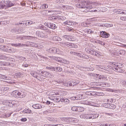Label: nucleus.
<instances>
[{
	"instance_id": "f257e3e1",
	"label": "nucleus",
	"mask_w": 126,
	"mask_h": 126,
	"mask_svg": "<svg viewBox=\"0 0 126 126\" xmlns=\"http://www.w3.org/2000/svg\"><path fill=\"white\" fill-rule=\"evenodd\" d=\"M78 3L76 4V6L79 8H82L85 9L83 11L85 12H99L96 10H91L93 8L91 5L88 4L90 3L89 1L88 0H77Z\"/></svg>"
},
{
	"instance_id": "f03ea898",
	"label": "nucleus",
	"mask_w": 126,
	"mask_h": 126,
	"mask_svg": "<svg viewBox=\"0 0 126 126\" xmlns=\"http://www.w3.org/2000/svg\"><path fill=\"white\" fill-rule=\"evenodd\" d=\"M121 64L116 62H113L110 64V68L112 69L114 71L120 73H123L124 72V70L120 68Z\"/></svg>"
},
{
	"instance_id": "7ed1b4c3",
	"label": "nucleus",
	"mask_w": 126,
	"mask_h": 126,
	"mask_svg": "<svg viewBox=\"0 0 126 126\" xmlns=\"http://www.w3.org/2000/svg\"><path fill=\"white\" fill-rule=\"evenodd\" d=\"M98 116L99 114L97 113L82 114L80 115V117L81 118L85 119H90L96 118Z\"/></svg>"
},
{
	"instance_id": "20e7f679",
	"label": "nucleus",
	"mask_w": 126,
	"mask_h": 126,
	"mask_svg": "<svg viewBox=\"0 0 126 126\" xmlns=\"http://www.w3.org/2000/svg\"><path fill=\"white\" fill-rule=\"evenodd\" d=\"M11 94L14 97L16 98H23L25 96L26 94L25 92H22L21 93L17 90L14 91Z\"/></svg>"
},
{
	"instance_id": "39448f33",
	"label": "nucleus",
	"mask_w": 126,
	"mask_h": 126,
	"mask_svg": "<svg viewBox=\"0 0 126 126\" xmlns=\"http://www.w3.org/2000/svg\"><path fill=\"white\" fill-rule=\"evenodd\" d=\"M40 70H37L36 71H32L30 73L31 74L33 77L39 80H40V79H41L40 74Z\"/></svg>"
},
{
	"instance_id": "423d86ee",
	"label": "nucleus",
	"mask_w": 126,
	"mask_h": 126,
	"mask_svg": "<svg viewBox=\"0 0 126 126\" xmlns=\"http://www.w3.org/2000/svg\"><path fill=\"white\" fill-rule=\"evenodd\" d=\"M49 53H56L58 54H61L62 52L58 49L55 47H53L48 49L47 50Z\"/></svg>"
},
{
	"instance_id": "0eeeda50",
	"label": "nucleus",
	"mask_w": 126,
	"mask_h": 126,
	"mask_svg": "<svg viewBox=\"0 0 126 126\" xmlns=\"http://www.w3.org/2000/svg\"><path fill=\"white\" fill-rule=\"evenodd\" d=\"M41 76L45 77L52 78L54 77V75L51 73H49L46 71L40 70Z\"/></svg>"
},
{
	"instance_id": "6e6552de",
	"label": "nucleus",
	"mask_w": 126,
	"mask_h": 126,
	"mask_svg": "<svg viewBox=\"0 0 126 126\" xmlns=\"http://www.w3.org/2000/svg\"><path fill=\"white\" fill-rule=\"evenodd\" d=\"M3 105L8 106L10 107H13V104H14L13 102H12V100H4L2 102Z\"/></svg>"
},
{
	"instance_id": "1a4fd4ad",
	"label": "nucleus",
	"mask_w": 126,
	"mask_h": 126,
	"mask_svg": "<svg viewBox=\"0 0 126 126\" xmlns=\"http://www.w3.org/2000/svg\"><path fill=\"white\" fill-rule=\"evenodd\" d=\"M63 45L69 47L77 48L78 47V46L76 44L68 42H65L64 43Z\"/></svg>"
},
{
	"instance_id": "9d476101",
	"label": "nucleus",
	"mask_w": 126,
	"mask_h": 126,
	"mask_svg": "<svg viewBox=\"0 0 126 126\" xmlns=\"http://www.w3.org/2000/svg\"><path fill=\"white\" fill-rule=\"evenodd\" d=\"M90 52V54L92 55H95L98 57H100L101 56V54L100 53L96 52L94 49L92 50H91V51Z\"/></svg>"
},
{
	"instance_id": "9b49d317",
	"label": "nucleus",
	"mask_w": 126,
	"mask_h": 126,
	"mask_svg": "<svg viewBox=\"0 0 126 126\" xmlns=\"http://www.w3.org/2000/svg\"><path fill=\"white\" fill-rule=\"evenodd\" d=\"M82 103L84 104L91 105L93 106H96V104L90 101L89 100H86L83 101Z\"/></svg>"
},
{
	"instance_id": "f8f14e48",
	"label": "nucleus",
	"mask_w": 126,
	"mask_h": 126,
	"mask_svg": "<svg viewBox=\"0 0 126 126\" xmlns=\"http://www.w3.org/2000/svg\"><path fill=\"white\" fill-rule=\"evenodd\" d=\"M6 9L14 5V3H13L11 1L8 0L6 1Z\"/></svg>"
},
{
	"instance_id": "ddd939ff",
	"label": "nucleus",
	"mask_w": 126,
	"mask_h": 126,
	"mask_svg": "<svg viewBox=\"0 0 126 126\" xmlns=\"http://www.w3.org/2000/svg\"><path fill=\"white\" fill-rule=\"evenodd\" d=\"M63 24L64 25H73L74 24H76L75 22H72L71 21L67 20L63 23Z\"/></svg>"
},
{
	"instance_id": "4468645a",
	"label": "nucleus",
	"mask_w": 126,
	"mask_h": 126,
	"mask_svg": "<svg viewBox=\"0 0 126 126\" xmlns=\"http://www.w3.org/2000/svg\"><path fill=\"white\" fill-rule=\"evenodd\" d=\"M6 2L3 1L0 2V9H6Z\"/></svg>"
},
{
	"instance_id": "2eb2a0df",
	"label": "nucleus",
	"mask_w": 126,
	"mask_h": 126,
	"mask_svg": "<svg viewBox=\"0 0 126 126\" xmlns=\"http://www.w3.org/2000/svg\"><path fill=\"white\" fill-rule=\"evenodd\" d=\"M100 34L102 37L103 38H107L109 36V34L106 32L102 31L100 33Z\"/></svg>"
},
{
	"instance_id": "dca6fc26",
	"label": "nucleus",
	"mask_w": 126,
	"mask_h": 126,
	"mask_svg": "<svg viewBox=\"0 0 126 126\" xmlns=\"http://www.w3.org/2000/svg\"><path fill=\"white\" fill-rule=\"evenodd\" d=\"M63 122L66 123H70V117H63L61 118Z\"/></svg>"
},
{
	"instance_id": "f3484780",
	"label": "nucleus",
	"mask_w": 126,
	"mask_h": 126,
	"mask_svg": "<svg viewBox=\"0 0 126 126\" xmlns=\"http://www.w3.org/2000/svg\"><path fill=\"white\" fill-rule=\"evenodd\" d=\"M124 11V10L120 9H114L113 10V12H114L118 14H123Z\"/></svg>"
},
{
	"instance_id": "a211bd4d",
	"label": "nucleus",
	"mask_w": 126,
	"mask_h": 126,
	"mask_svg": "<svg viewBox=\"0 0 126 126\" xmlns=\"http://www.w3.org/2000/svg\"><path fill=\"white\" fill-rule=\"evenodd\" d=\"M48 27L53 29H54L57 28V27L55 24L50 23H49V25H48Z\"/></svg>"
},
{
	"instance_id": "6ab92c4d",
	"label": "nucleus",
	"mask_w": 126,
	"mask_h": 126,
	"mask_svg": "<svg viewBox=\"0 0 126 126\" xmlns=\"http://www.w3.org/2000/svg\"><path fill=\"white\" fill-rule=\"evenodd\" d=\"M32 107L36 109H40L42 108L41 105L39 104H35L32 106Z\"/></svg>"
},
{
	"instance_id": "aec40b11",
	"label": "nucleus",
	"mask_w": 126,
	"mask_h": 126,
	"mask_svg": "<svg viewBox=\"0 0 126 126\" xmlns=\"http://www.w3.org/2000/svg\"><path fill=\"white\" fill-rule=\"evenodd\" d=\"M11 45L12 46L16 47H21L24 45V44L21 43L11 44Z\"/></svg>"
},
{
	"instance_id": "412c9836",
	"label": "nucleus",
	"mask_w": 126,
	"mask_h": 126,
	"mask_svg": "<svg viewBox=\"0 0 126 126\" xmlns=\"http://www.w3.org/2000/svg\"><path fill=\"white\" fill-rule=\"evenodd\" d=\"M23 74L20 72H17L15 74V77L17 78H20L23 76Z\"/></svg>"
},
{
	"instance_id": "4be33fe9",
	"label": "nucleus",
	"mask_w": 126,
	"mask_h": 126,
	"mask_svg": "<svg viewBox=\"0 0 126 126\" xmlns=\"http://www.w3.org/2000/svg\"><path fill=\"white\" fill-rule=\"evenodd\" d=\"M63 85L65 86H72V83L71 81H69L68 82L63 83Z\"/></svg>"
},
{
	"instance_id": "5701e85b",
	"label": "nucleus",
	"mask_w": 126,
	"mask_h": 126,
	"mask_svg": "<svg viewBox=\"0 0 126 126\" xmlns=\"http://www.w3.org/2000/svg\"><path fill=\"white\" fill-rule=\"evenodd\" d=\"M52 39L54 41H61L62 39L59 37L57 36H53L52 37Z\"/></svg>"
},
{
	"instance_id": "b1692460",
	"label": "nucleus",
	"mask_w": 126,
	"mask_h": 126,
	"mask_svg": "<svg viewBox=\"0 0 126 126\" xmlns=\"http://www.w3.org/2000/svg\"><path fill=\"white\" fill-rule=\"evenodd\" d=\"M99 125L100 126H114V125L113 124H110L107 123L104 124L101 123H100L99 124Z\"/></svg>"
},
{
	"instance_id": "393cba45",
	"label": "nucleus",
	"mask_w": 126,
	"mask_h": 126,
	"mask_svg": "<svg viewBox=\"0 0 126 126\" xmlns=\"http://www.w3.org/2000/svg\"><path fill=\"white\" fill-rule=\"evenodd\" d=\"M0 79L7 80L9 79V78L6 75L0 74Z\"/></svg>"
},
{
	"instance_id": "a878e982",
	"label": "nucleus",
	"mask_w": 126,
	"mask_h": 126,
	"mask_svg": "<svg viewBox=\"0 0 126 126\" xmlns=\"http://www.w3.org/2000/svg\"><path fill=\"white\" fill-rule=\"evenodd\" d=\"M95 93L94 92L87 91L85 92L86 94L89 95H94L95 94Z\"/></svg>"
},
{
	"instance_id": "bb28decb",
	"label": "nucleus",
	"mask_w": 126,
	"mask_h": 126,
	"mask_svg": "<svg viewBox=\"0 0 126 126\" xmlns=\"http://www.w3.org/2000/svg\"><path fill=\"white\" fill-rule=\"evenodd\" d=\"M5 46H6V47H5L6 49L7 50V51H8V49L9 50H11L12 49L11 47L12 46L11 44H8L7 45H5Z\"/></svg>"
},
{
	"instance_id": "cd10ccee",
	"label": "nucleus",
	"mask_w": 126,
	"mask_h": 126,
	"mask_svg": "<svg viewBox=\"0 0 126 126\" xmlns=\"http://www.w3.org/2000/svg\"><path fill=\"white\" fill-rule=\"evenodd\" d=\"M72 83V85L74 86L75 85L79 83V82L78 80H71Z\"/></svg>"
},
{
	"instance_id": "c85d7f7f",
	"label": "nucleus",
	"mask_w": 126,
	"mask_h": 126,
	"mask_svg": "<svg viewBox=\"0 0 126 126\" xmlns=\"http://www.w3.org/2000/svg\"><path fill=\"white\" fill-rule=\"evenodd\" d=\"M29 45H30L32 47H38V45L36 43L32 42H29Z\"/></svg>"
},
{
	"instance_id": "c756f323",
	"label": "nucleus",
	"mask_w": 126,
	"mask_h": 126,
	"mask_svg": "<svg viewBox=\"0 0 126 126\" xmlns=\"http://www.w3.org/2000/svg\"><path fill=\"white\" fill-rule=\"evenodd\" d=\"M96 77H99V79H104L106 78V76H105L99 75L98 74H96Z\"/></svg>"
},
{
	"instance_id": "7c9ffc66",
	"label": "nucleus",
	"mask_w": 126,
	"mask_h": 126,
	"mask_svg": "<svg viewBox=\"0 0 126 126\" xmlns=\"http://www.w3.org/2000/svg\"><path fill=\"white\" fill-rule=\"evenodd\" d=\"M77 111L80 112L83 111L84 110V108L82 107H77Z\"/></svg>"
},
{
	"instance_id": "2f4dec72",
	"label": "nucleus",
	"mask_w": 126,
	"mask_h": 126,
	"mask_svg": "<svg viewBox=\"0 0 126 126\" xmlns=\"http://www.w3.org/2000/svg\"><path fill=\"white\" fill-rule=\"evenodd\" d=\"M51 12L50 11H49L48 10H43L41 11V14L44 15H46L47 13Z\"/></svg>"
},
{
	"instance_id": "473e14b6",
	"label": "nucleus",
	"mask_w": 126,
	"mask_h": 126,
	"mask_svg": "<svg viewBox=\"0 0 126 126\" xmlns=\"http://www.w3.org/2000/svg\"><path fill=\"white\" fill-rule=\"evenodd\" d=\"M69 36L66 35H63V37L65 39V40H72L71 38H70Z\"/></svg>"
},
{
	"instance_id": "72a5a7b5",
	"label": "nucleus",
	"mask_w": 126,
	"mask_h": 126,
	"mask_svg": "<svg viewBox=\"0 0 126 126\" xmlns=\"http://www.w3.org/2000/svg\"><path fill=\"white\" fill-rule=\"evenodd\" d=\"M63 59L60 57H55V59L56 61L62 63V60Z\"/></svg>"
},
{
	"instance_id": "f704fd0d",
	"label": "nucleus",
	"mask_w": 126,
	"mask_h": 126,
	"mask_svg": "<svg viewBox=\"0 0 126 126\" xmlns=\"http://www.w3.org/2000/svg\"><path fill=\"white\" fill-rule=\"evenodd\" d=\"M77 121L76 119L74 118H70V122L76 123L77 122Z\"/></svg>"
},
{
	"instance_id": "c9c22d12",
	"label": "nucleus",
	"mask_w": 126,
	"mask_h": 126,
	"mask_svg": "<svg viewBox=\"0 0 126 126\" xmlns=\"http://www.w3.org/2000/svg\"><path fill=\"white\" fill-rule=\"evenodd\" d=\"M5 47H6V46L5 45H0V49L3 51H7V50L6 49Z\"/></svg>"
},
{
	"instance_id": "e433bc0d",
	"label": "nucleus",
	"mask_w": 126,
	"mask_h": 126,
	"mask_svg": "<svg viewBox=\"0 0 126 126\" xmlns=\"http://www.w3.org/2000/svg\"><path fill=\"white\" fill-rule=\"evenodd\" d=\"M83 94H79L76 96L77 100H80L82 98Z\"/></svg>"
},
{
	"instance_id": "4c0bfd02",
	"label": "nucleus",
	"mask_w": 126,
	"mask_h": 126,
	"mask_svg": "<svg viewBox=\"0 0 126 126\" xmlns=\"http://www.w3.org/2000/svg\"><path fill=\"white\" fill-rule=\"evenodd\" d=\"M62 63H64L65 64H69L70 63V62L68 61L63 59L62 62Z\"/></svg>"
},
{
	"instance_id": "58836bf2",
	"label": "nucleus",
	"mask_w": 126,
	"mask_h": 126,
	"mask_svg": "<svg viewBox=\"0 0 126 126\" xmlns=\"http://www.w3.org/2000/svg\"><path fill=\"white\" fill-rule=\"evenodd\" d=\"M9 89V88H8L3 86L0 89V90L1 91L4 92L5 91L7 90H8Z\"/></svg>"
},
{
	"instance_id": "ea45409f",
	"label": "nucleus",
	"mask_w": 126,
	"mask_h": 126,
	"mask_svg": "<svg viewBox=\"0 0 126 126\" xmlns=\"http://www.w3.org/2000/svg\"><path fill=\"white\" fill-rule=\"evenodd\" d=\"M95 42L96 43H99L102 45H104V44L102 41H100L99 40H97L95 41Z\"/></svg>"
},
{
	"instance_id": "a19ab883",
	"label": "nucleus",
	"mask_w": 126,
	"mask_h": 126,
	"mask_svg": "<svg viewBox=\"0 0 126 126\" xmlns=\"http://www.w3.org/2000/svg\"><path fill=\"white\" fill-rule=\"evenodd\" d=\"M47 69L50 70L52 71H55V70H55L56 69V67H47Z\"/></svg>"
},
{
	"instance_id": "79ce46f5",
	"label": "nucleus",
	"mask_w": 126,
	"mask_h": 126,
	"mask_svg": "<svg viewBox=\"0 0 126 126\" xmlns=\"http://www.w3.org/2000/svg\"><path fill=\"white\" fill-rule=\"evenodd\" d=\"M62 68L59 67H56L55 71L60 72L62 70Z\"/></svg>"
},
{
	"instance_id": "37998d69",
	"label": "nucleus",
	"mask_w": 126,
	"mask_h": 126,
	"mask_svg": "<svg viewBox=\"0 0 126 126\" xmlns=\"http://www.w3.org/2000/svg\"><path fill=\"white\" fill-rule=\"evenodd\" d=\"M12 102H13L14 103V104H13V106L16 105L20 102L19 101H15L14 100H12Z\"/></svg>"
},
{
	"instance_id": "c03bdc74",
	"label": "nucleus",
	"mask_w": 126,
	"mask_h": 126,
	"mask_svg": "<svg viewBox=\"0 0 126 126\" xmlns=\"http://www.w3.org/2000/svg\"><path fill=\"white\" fill-rule=\"evenodd\" d=\"M83 55H84V54L77 52L76 55L80 58H83Z\"/></svg>"
},
{
	"instance_id": "a18cd8bd",
	"label": "nucleus",
	"mask_w": 126,
	"mask_h": 126,
	"mask_svg": "<svg viewBox=\"0 0 126 126\" xmlns=\"http://www.w3.org/2000/svg\"><path fill=\"white\" fill-rule=\"evenodd\" d=\"M116 107V106L114 104H111L110 103L109 108L110 109H114Z\"/></svg>"
},
{
	"instance_id": "49530a36",
	"label": "nucleus",
	"mask_w": 126,
	"mask_h": 126,
	"mask_svg": "<svg viewBox=\"0 0 126 126\" xmlns=\"http://www.w3.org/2000/svg\"><path fill=\"white\" fill-rule=\"evenodd\" d=\"M110 104V103H105L103 104V106L105 108H109Z\"/></svg>"
},
{
	"instance_id": "de8ad7c7",
	"label": "nucleus",
	"mask_w": 126,
	"mask_h": 126,
	"mask_svg": "<svg viewBox=\"0 0 126 126\" xmlns=\"http://www.w3.org/2000/svg\"><path fill=\"white\" fill-rule=\"evenodd\" d=\"M8 21H0V25H2L3 24H6L9 23Z\"/></svg>"
},
{
	"instance_id": "09e8293b",
	"label": "nucleus",
	"mask_w": 126,
	"mask_h": 126,
	"mask_svg": "<svg viewBox=\"0 0 126 126\" xmlns=\"http://www.w3.org/2000/svg\"><path fill=\"white\" fill-rule=\"evenodd\" d=\"M120 53L122 55H124L125 54L126 51L124 50H120Z\"/></svg>"
},
{
	"instance_id": "8fccbe9b",
	"label": "nucleus",
	"mask_w": 126,
	"mask_h": 126,
	"mask_svg": "<svg viewBox=\"0 0 126 126\" xmlns=\"http://www.w3.org/2000/svg\"><path fill=\"white\" fill-rule=\"evenodd\" d=\"M103 84L104 85L103 86L104 87H108L110 86V84L106 82H103Z\"/></svg>"
},
{
	"instance_id": "3c124183",
	"label": "nucleus",
	"mask_w": 126,
	"mask_h": 126,
	"mask_svg": "<svg viewBox=\"0 0 126 126\" xmlns=\"http://www.w3.org/2000/svg\"><path fill=\"white\" fill-rule=\"evenodd\" d=\"M24 31H23V30L22 29L21 30V29H19L18 30V31L17 32H16V33H24Z\"/></svg>"
},
{
	"instance_id": "603ef678",
	"label": "nucleus",
	"mask_w": 126,
	"mask_h": 126,
	"mask_svg": "<svg viewBox=\"0 0 126 126\" xmlns=\"http://www.w3.org/2000/svg\"><path fill=\"white\" fill-rule=\"evenodd\" d=\"M85 51L88 53H89V54H90V51H91V50L90 49V48H85Z\"/></svg>"
},
{
	"instance_id": "864d4df0",
	"label": "nucleus",
	"mask_w": 126,
	"mask_h": 126,
	"mask_svg": "<svg viewBox=\"0 0 126 126\" xmlns=\"http://www.w3.org/2000/svg\"><path fill=\"white\" fill-rule=\"evenodd\" d=\"M77 107L73 106L72 107L71 110L73 111H77Z\"/></svg>"
},
{
	"instance_id": "5fc2aeb1",
	"label": "nucleus",
	"mask_w": 126,
	"mask_h": 126,
	"mask_svg": "<svg viewBox=\"0 0 126 126\" xmlns=\"http://www.w3.org/2000/svg\"><path fill=\"white\" fill-rule=\"evenodd\" d=\"M48 7V5L46 4H44V5H42L41 6V8H42L43 9H45L46 8H47Z\"/></svg>"
},
{
	"instance_id": "6e6d98bb",
	"label": "nucleus",
	"mask_w": 126,
	"mask_h": 126,
	"mask_svg": "<svg viewBox=\"0 0 126 126\" xmlns=\"http://www.w3.org/2000/svg\"><path fill=\"white\" fill-rule=\"evenodd\" d=\"M50 99L54 101H56V96L52 95L49 97Z\"/></svg>"
},
{
	"instance_id": "4d7b16f0",
	"label": "nucleus",
	"mask_w": 126,
	"mask_h": 126,
	"mask_svg": "<svg viewBox=\"0 0 126 126\" xmlns=\"http://www.w3.org/2000/svg\"><path fill=\"white\" fill-rule=\"evenodd\" d=\"M95 94L98 95L99 96H101L103 95L104 94L101 92H96L95 93Z\"/></svg>"
},
{
	"instance_id": "13d9d810",
	"label": "nucleus",
	"mask_w": 126,
	"mask_h": 126,
	"mask_svg": "<svg viewBox=\"0 0 126 126\" xmlns=\"http://www.w3.org/2000/svg\"><path fill=\"white\" fill-rule=\"evenodd\" d=\"M117 40H119V41L121 42H123V43H125V40L122 39L121 38H117Z\"/></svg>"
},
{
	"instance_id": "bf43d9fd",
	"label": "nucleus",
	"mask_w": 126,
	"mask_h": 126,
	"mask_svg": "<svg viewBox=\"0 0 126 126\" xmlns=\"http://www.w3.org/2000/svg\"><path fill=\"white\" fill-rule=\"evenodd\" d=\"M104 114H105L107 116H112L113 115V114L111 113L105 112L104 113Z\"/></svg>"
},
{
	"instance_id": "052dcab7",
	"label": "nucleus",
	"mask_w": 126,
	"mask_h": 126,
	"mask_svg": "<svg viewBox=\"0 0 126 126\" xmlns=\"http://www.w3.org/2000/svg\"><path fill=\"white\" fill-rule=\"evenodd\" d=\"M120 19L122 20L126 21V16H122L120 17Z\"/></svg>"
},
{
	"instance_id": "680f3d73",
	"label": "nucleus",
	"mask_w": 126,
	"mask_h": 126,
	"mask_svg": "<svg viewBox=\"0 0 126 126\" xmlns=\"http://www.w3.org/2000/svg\"><path fill=\"white\" fill-rule=\"evenodd\" d=\"M5 56L4 55L0 54V59L4 60Z\"/></svg>"
},
{
	"instance_id": "e2e57ef3",
	"label": "nucleus",
	"mask_w": 126,
	"mask_h": 126,
	"mask_svg": "<svg viewBox=\"0 0 126 126\" xmlns=\"http://www.w3.org/2000/svg\"><path fill=\"white\" fill-rule=\"evenodd\" d=\"M27 120V119L25 118H23L20 119V121L23 122L26 121Z\"/></svg>"
},
{
	"instance_id": "0e129e2a",
	"label": "nucleus",
	"mask_w": 126,
	"mask_h": 126,
	"mask_svg": "<svg viewBox=\"0 0 126 126\" xmlns=\"http://www.w3.org/2000/svg\"><path fill=\"white\" fill-rule=\"evenodd\" d=\"M45 32H48V33H51V31L48 28H47Z\"/></svg>"
},
{
	"instance_id": "69168bd1",
	"label": "nucleus",
	"mask_w": 126,
	"mask_h": 126,
	"mask_svg": "<svg viewBox=\"0 0 126 126\" xmlns=\"http://www.w3.org/2000/svg\"><path fill=\"white\" fill-rule=\"evenodd\" d=\"M63 81L61 80V79H59L58 80H57L55 81V82H56L57 83L60 84L61 83H62Z\"/></svg>"
},
{
	"instance_id": "338daca9",
	"label": "nucleus",
	"mask_w": 126,
	"mask_h": 126,
	"mask_svg": "<svg viewBox=\"0 0 126 126\" xmlns=\"http://www.w3.org/2000/svg\"><path fill=\"white\" fill-rule=\"evenodd\" d=\"M59 18L62 20H64L66 19V17L63 16H60Z\"/></svg>"
},
{
	"instance_id": "774afa93",
	"label": "nucleus",
	"mask_w": 126,
	"mask_h": 126,
	"mask_svg": "<svg viewBox=\"0 0 126 126\" xmlns=\"http://www.w3.org/2000/svg\"><path fill=\"white\" fill-rule=\"evenodd\" d=\"M87 33L89 34L93 33V32L91 31V30L90 29H87Z\"/></svg>"
}]
</instances>
